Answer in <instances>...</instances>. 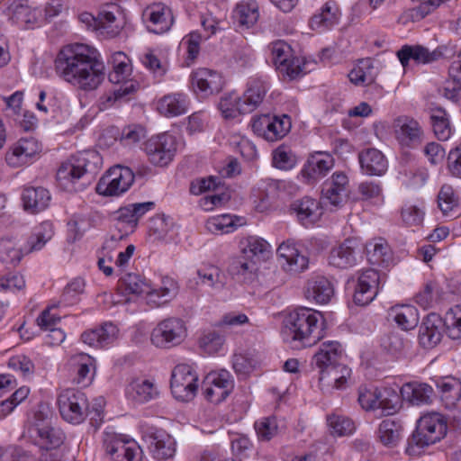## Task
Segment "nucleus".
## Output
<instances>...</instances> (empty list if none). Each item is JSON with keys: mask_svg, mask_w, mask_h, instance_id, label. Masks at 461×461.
Instances as JSON below:
<instances>
[{"mask_svg": "<svg viewBox=\"0 0 461 461\" xmlns=\"http://www.w3.org/2000/svg\"><path fill=\"white\" fill-rule=\"evenodd\" d=\"M282 267L291 273H300L307 268L308 258L301 253L297 244L293 240L281 243L277 249Z\"/></svg>", "mask_w": 461, "mask_h": 461, "instance_id": "obj_21", "label": "nucleus"}, {"mask_svg": "<svg viewBox=\"0 0 461 461\" xmlns=\"http://www.w3.org/2000/svg\"><path fill=\"white\" fill-rule=\"evenodd\" d=\"M149 448L158 460L171 458L176 452L175 439L164 430H157L148 436Z\"/></svg>", "mask_w": 461, "mask_h": 461, "instance_id": "obj_28", "label": "nucleus"}, {"mask_svg": "<svg viewBox=\"0 0 461 461\" xmlns=\"http://www.w3.org/2000/svg\"><path fill=\"white\" fill-rule=\"evenodd\" d=\"M198 375L188 364L176 365L171 375L170 386L174 397L182 402L191 401L198 389Z\"/></svg>", "mask_w": 461, "mask_h": 461, "instance_id": "obj_9", "label": "nucleus"}, {"mask_svg": "<svg viewBox=\"0 0 461 461\" xmlns=\"http://www.w3.org/2000/svg\"><path fill=\"white\" fill-rule=\"evenodd\" d=\"M366 252L368 262L373 266L386 267L393 261L391 249L382 238L368 241L366 245Z\"/></svg>", "mask_w": 461, "mask_h": 461, "instance_id": "obj_33", "label": "nucleus"}, {"mask_svg": "<svg viewBox=\"0 0 461 461\" xmlns=\"http://www.w3.org/2000/svg\"><path fill=\"white\" fill-rule=\"evenodd\" d=\"M102 163V157L97 151L80 152L61 164L57 172V181L64 190L77 192L83 189L79 180L85 175H95Z\"/></svg>", "mask_w": 461, "mask_h": 461, "instance_id": "obj_3", "label": "nucleus"}, {"mask_svg": "<svg viewBox=\"0 0 461 461\" xmlns=\"http://www.w3.org/2000/svg\"><path fill=\"white\" fill-rule=\"evenodd\" d=\"M55 70L61 79L85 92L97 89L105 77L98 51L85 44L62 48L55 59Z\"/></svg>", "mask_w": 461, "mask_h": 461, "instance_id": "obj_1", "label": "nucleus"}, {"mask_svg": "<svg viewBox=\"0 0 461 461\" xmlns=\"http://www.w3.org/2000/svg\"><path fill=\"white\" fill-rule=\"evenodd\" d=\"M334 167L333 157L325 152H315L309 156L301 174L307 184H313L324 177Z\"/></svg>", "mask_w": 461, "mask_h": 461, "instance_id": "obj_20", "label": "nucleus"}, {"mask_svg": "<svg viewBox=\"0 0 461 461\" xmlns=\"http://www.w3.org/2000/svg\"><path fill=\"white\" fill-rule=\"evenodd\" d=\"M134 181L133 172L126 167L115 166L103 176L96 192L104 196H117L126 192Z\"/></svg>", "mask_w": 461, "mask_h": 461, "instance_id": "obj_11", "label": "nucleus"}, {"mask_svg": "<svg viewBox=\"0 0 461 461\" xmlns=\"http://www.w3.org/2000/svg\"><path fill=\"white\" fill-rule=\"evenodd\" d=\"M187 335L185 322L177 317H168L159 321L152 330L151 343L159 348H170L181 344Z\"/></svg>", "mask_w": 461, "mask_h": 461, "instance_id": "obj_7", "label": "nucleus"}, {"mask_svg": "<svg viewBox=\"0 0 461 461\" xmlns=\"http://www.w3.org/2000/svg\"><path fill=\"white\" fill-rule=\"evenodd\" d=\"M142 19L148 30L157 34L167 32L174 22L171 9L162 3L148 6L143 11Z\"/></svg>", "mask_w": 461, "mask_h": 461, "instance_id": "obj_19", "label": "nucleus"}, {"mask_svg": "<svg viewBox=\"0 0 461 461\" xmlns=\"http://www.w3.org/2000/svg\"><path fill=\"white\" fill-rule=\"evenodd\" d=\"M349 180L342 171L334 172L321 186V198L334 207L340 206L348 197Z\"/></svg>", "mask_w": 461, "mask_h": 461, "instance_id": "obj_17", "label": "nucleus"}, {"mask_svg": "<svg viewBox=\"0 0 461 461\" xmlns=\"http://www.w3.org/2000/svg\"><path fill=\"white\" fill-rule=\"evenodd\" d=\"M358 158L362 171L368 176H382L387 170V160L376 149H367Z\"/></svg>", "mask_w": 461, "mask_h": 461, "instance_id": "obj_30", "label": "nucleus"}, {"mask_svg": "<svg viewBox=\"0 0 461 461\" xmlns=\"http://www.w3.org/2000/svg\"><path fill=\"white\" fill-rule=\"evenodd\" d=\"M118 331L113 323L105 322L99 328L83 332L81 339L91 347L103 348L117 339Z\"/></svg>", "mask_w": 461, "mask_h": 461, "instance_id": "obj_29", "label": "nucleus"}, {"mask_svg": "<svg viewBox=\"0 0 461 461\" xmlns=\"http://www.w3.org/2000/svg\"><path fill=\"white\" fill-rule=\"evenodd\" d=\"M25 254V251L14 240H0V261L5 265L16 266Z\"/></svg>", "mask_w": 461, "mask_h": 461, "instance_id": "obj_52", "label": "nucleus"}, {"mask_svg": "<svg viewBox=\"0 0 461 461\" xmlns=\"http://www.w3.org/2000/svg\"><path fill=\"white\" fill-rule=\"evenodd\" d=\"M269 49L276 69L287 70V68H284V64L289 58H292L293 50L291 46L284 41H276L269 45Z\"/></svg>", "mask_w": 461, "mask_h": 461, "instance_id": "obj_60", "label": "nucleus"}, {"mask_svg": "<svg viewBox=\"0 0 461 461\" xmlns=\"http://www.w3.org/2000/svg\"><path fill=\"white\" fill-rule=\"evenodd\" d=\"M304 294L308 300L317 303H327L334 294V288L326 277L316 276L308 280Z\"/></svg>", "mask_w": 461, "mask_h": 461, "instance_id": "obj_32", "label": "nucleus"}, {"mask_svg": "<svg viewBox=\"0 0 461 461\" xmlns=\"http://www.w3.org/2000/svg\"><path fill=\"white\" fill-rule=\"evenodd\" d=\"M233 387V378L225 369L209 373L202 383V391L205 399L215 404L224 401Z\"/></svg>", "mask_w": 461, "mask_h": 461, "instance_id": "obj_12", "label": "nucleus"}, {"mask_svg": "<svg viewBox=\"0 0 461 461\" xmlns=\"http://www.w3.org/2000/svg\"><path fill=\"white\" fill-rule=\"evenodd\" d=\"M41 150V145L34 138H21L7 149L5 156L6 164L13 168L32 163Z\"/></svg>", "mask_w": 461, "mask_h": 461, "instance_id": "obj_16", "label": "nucleus"}, {"mask_svg": "<svg viewBox=\"0 0 461 461\" xmlns=\"http://www.w3.org/2000/svg\"><path fill=\"white\" fill-rule=\"evenodd\" d=\"M53 236V225L50 221H43L35 227L27 241L25 253L41 250Z\"/></svg>", "mask_w": 461, "mask_h": 461, "instance_id": "obj_49", "label": "nucleus"}, {"mask_svg": "<svg viewBox=\"0 0 461 461\" xmlns=\"http://www.w3.org/2000/svg\"><path fill=\"white\" fill-rule=\"evenodd\" d=\"M357 401L364 410H381L385 416L395 414L401 408L400 396L391 387L362 386L358 390Z\"/></svg>", "mask_w": 461, "mask_h": 461, "instance_id": "obj_6", "label": "nucleus"}, {"mask_svg": "<svg viewBox=\"0 0 461 461\" xmlns=\"http://www.w3.org/2000/svg\"><path fill=\"white\" fill-rule=\"evenodd\" d=\"M127 395L137 402H146L153 399L157 394L154 384L149 380H133L127 387Z\"/></svg>", "mask_w": 461, "mask_h": 461, "instance_id": "obj_46", "label": "nucleus"}, {"mask_svg": "<svg viewBox=\"0 0 461 461\" xmlns=\"http://www.w3.org/2000/svg\"><path fill=\"white\" fill-rule=\"evenodd\" d=\"M440 398L445 406L453 408L461 398V383L451 376L444 377L437 383Z\"/></svg>", "mask_w": 461, "mask_h": 461, "instance_id": "obj_44", "label": "nucleus"}, {"mask_svg": "<svg viewBox=\"0 0 461 461\" xmlns=\"http://www.w3.org/2000/svg\"><path fill=\"white\" fill-rule=\"evenodd\" d=\"M173 221L169 217L165 215H156L150 220L149 232L155 237V239L164 240L173 230Z\"/></svg>", "mask_w": 461, "mask_h": 461, "instance_id": "obj_61", "label": "nucleus"}, {"mask_svg": "<svg viewBox=\"0 0 461 461\" xmlns=\"http://www.w3.org/2000/svg\"><path fill=\"white\" fill-rule=\"evenodd\" d=\"M188 104L189 102L185 95L172 94L160 99L158 109L165 116L174 117L185 113Z\"/></svg>", "mask_w": 461, "mask_h": 461, "instance_id": "obj_41", "label": "nucleus"}, {"mask_svg": "<svg viewBox=\"0 0 461 461\" xmlns=\"http://www.w3.org/2000/svg\"><path fill=\"white\" fill-rule=\"evenodd\" d=\"M225 342L224 336L216 330L205 331L199 339L200 348L207 354L218 353Z\"/></svg>", "mask_w": 461, "mask_h": 461, "instance_id": "obj_58", "label": "nucleus"}, {"mask_svg": "<svg viewBox=\"0 0 461 461\" xmlns=\"http://www.w3.org/2000/svg\"><path fill=\"white\" fill-rule=\"evenodd\" d=\"M343 349L338 341H325L321 344L318 351L313 355L312 364L319 369H325L339 363Z\"/></svg>", "mask_w": 461, "mask_h": 461, "instance_id": "obj_31", "label": "nucleus"}, {"mask_svg": "<svg viewBox=\"0 0 461 461\" xmlns=\"http://www.w3.org/2000/svg\"><path fill=\"white\" fill-rule=\"evenodd\" d=\"M397 57L402 65L406 67L411 59L417 64H430L443 57L441 48L433 50L421 45H403L398 51Z\"/></svg>", "mask_w": 461, "mask_h": 461, "instance_id": "obj_22", "label": "nucleus"}, {"mask_svg": "<svg viewBox=\"0 0 461 461\" xmlns=\"http://www.w3.org/2000/svg\"><path fill=\"white\" fill-rule=\"evenodd\" d=\"M351 370L345 365L337 363L325 369H320V383L332 385L336 389H342L350 376Z\"/></svg>", "mask_w": 461, "mask_h": 461, "instance_id": "obj_40", "label": "nucleus"}, {"mask_svg": "<svg viewBox=\"0 0 461 461\" xmlns=\"http://www.w3.org/2000/svg\"><path fill=\"white\" fill-rule=\"evenodd\" d=\"M443 292L436 283H428L415 296V302L423 309L436 307L442 298Z\"/></svg>", "mask_w": 461, "mask_h": 461, "instance_id": "obj_51", "label": "nucleus"}, {"mask_svg": "<svg viewBox=\"0 0 461 461\" xmlns=\"http://www.w3.org/2000/svg\"><path fill=\"white\" fill-rule=\"evenodd\" d=\"M71 361L76 368L74 382L83 387L89 385L94 378V359L89 355L78 354Z\"/></svg>", "mask_w": 461, "mask_h": 461, "instance_id": "obj_39", "label": "nucleus"}, {"mask_svg": "<svg viewBox=\"0 0 461 461\" xmlns=\"http://www.w3.org/2000/svg\"><path fill=\"white\" fill-rule=\"evenodd\" d=\"M373 68L369 59L361 61L360 65L354 68L348 74V77L355 85H370L375 77L371 72Z\"/></svg>", "mask_w": 461, "mask_h": 461, "instance_id": "obj_63", "label": "nucleus"}, {"mask_svg": "<svg viewBox=\"0 0 461 461\" xmlns=\"http://www.w3.org/2000/svg\"><path fill=\"white\" fill-rule=\"evenodd\" d=\"M113 72L109 74L112 83L120 85L125 82V78L131 75V67L130 59L123 52H116L113 55Z\"/></svg>", "mask_w": 461, "mask_h": 461, "instance_id": "obj_54", "label": "nucleus"}, {"mask_svg": "<svg viewBox=\"0 0 461 461\" xmlns=\"http://www.w3.org/2000/svg\"><path fill=\"white\" fill-rule=\"evenodd\" d=\"M272 162L275 167L288 170L294 167L296 159L288 147L281 145L273 151Z\"/></svg>", "mask_w": 461, "mask_h": 461, "instance_id": "obj_64", "label": "nucleus"}, {"mask_svg": "<svg viewBox=\"0 0 461 461\" xmlns=\"http://www.w3.org/2000/svg\"><path fill=\"white\" fill-rule=\"evenodd\" d=\"M358 258L359 249L357 241L348 239L330 250L329 263L335 267L347 269L354 267Z\"/></svg>", "mask_w": 461, "mask_h": 461, "instance_id": "obj_23", "label": "nucleus"}, {"mask_svg": "<svg viewBox=\"0 0 461 461\" xmlns=\"http://www.w3.org/2000/svg\"><path fill=\"white\" fill-rule=\"evenodd\" d=\"M228 271L235 278L242 282L252 281L258 271V262L244 254L231 260Z\"/></svg>", "mask_w": 461, "mask_h": 461, "instance_id": "obj_34", "label": "nucleus"}, {"mask_svg": "<svg viewBox=\"0 0 461 461\" xmlns=\"http://www.w3.org/2000/svg\"><path fill=\"white\" fill-rule=\"evenodd\" d=\"M379 284L380 275L375 269L359 272L354 293L355 303L362 306L370 303L377 295Z\"/></svg>", "mask_w": 461, "mask_h": 461, "instance_id": "obj_18", "label": "nucleus"}, {"mask_svg": "<svg viewBox=\"0 0 461 461\" xmlns=\"http://www.w3.org/2000/svg\"><path fill=\"white\" fill-rule=\"evenodd\" d=\"M394 137L402 148L417 149L425 140V131L416 119L402 115L393 122Z\"/></svg>", "mask_w": 461, "mask_h": 461, "instance_id": "obj_13", "label": "nucleus"}, {"mask_svg": "<svg viewBox=\"0 0 461 461\" xmlns=\"http://www.w3.org/2000/svg\"><path fill=\"white\" fill-rule=\"evenodd\" d=\"M327 422L332 434L342 437L354 432L355 424L348 417L340 414H330L327 417Z\"/></svg>", "mask_w": 461, "mask_h": 461, "instance_id": "obj_57", "label": "nucleus"}, {"mask_svg": "<svg viewBox=\"0 0 461 461\" xmlns=\"http://www.w3.org/2000/svg\"><path fill=\"white\" fill-rule=\"evenodd\" d=\"M253 131L267 141H276L284 138L291 129L290 117L262 114L253 120Z\"/></svg>", "mask_w": 461, "mask_h": 461, "instance_id": "obj_14", "label": "nucleus"}, {"mask_svg": "<svg viewBox=\"0 0 461 461\" xmlns=\"http://www.w3.org/2000/svg\"><path fill=\"white\" fill-rule=\"evenodd\" d=\"M106 454L113 461H140V447L133 439L123 435L105 433L104 438Z\"/></svg>", "mask_w": 461, "mask_h": 461, "instance_id": "obj_15", "label": "nucleus"}, {"mask_svg": "<svg viewBox=\"0 0 461 461\" xmlns=\"http://www.w3.org/2000/svg\"><path fill=\"white\" fill-rule=\"evenodd\" d=\"M233 18L240 28L249 29L259 18L258 4L255 0H242L233 11Z\"/></svg>", "mask_w": 461, "mask_h": 461, "instance_id": "obj_35", "label": "nucleus"}, {"mask_svg": "<svg viewBox=\"0 0 461 461\" xmlns=\"http://www.w3.org/2000/svg\"><path fill=\"white\" fill-rule=\"evenodd\" d=\"M267 88L265 81L260 79L251 80L243 96H241L245 104L243 110L249 113L253 112L262 103Z\"/></svg>", "mask_w": 461, "mask_h": 461, "instance_id": "obj_43", "label": "nucleus"}, {"mask_svg": "<svg viewBox=\"0 0 461 461\" xmlns=\"http://www.w3.org/2000/svg\"><path fill=\"white\" fill-rule=\"evenodd\" d=\"M245 104L241 96L231 92L221 96L218 108L225 119H234L240 114L249 113L243 110Z\"/></svg>", "mask_w": 461, "mask_h": 461, "instance_id": "obj_48", "label": "nucleus"}, {"mask_svg": "<svg viewBox=\"0 0 461 461\" xmlns=\"http://www.w3.org/2000/svg\"><path fill=\"white\" fill-rule=\"evenodd\" d=\"M197 275L201 283L212 289L220 290L224 285L223 275L215 266H208L198 269Z\"/></svg>", "mask_w": 461, "mask_h": 461, "instance_id": "obj_59", "label": "nucleus"}, {"mask_svg": "<svg viewBox=\"0 0 461 461\" xmlns=\"http://www.w3.org/2000/svg\"><path fill=\"white\" fill-rule=\"evenodd\" d=\"M430 121L433 131L439 140H447L451 136V126L445 110L436 108L431 110Z\"/></svg>", "mask_w": 461, "mask_h": 461, "instance_id": "obj_53", "label": "nucleus"}, {"mask_svg": "<svg viewBox=\"0 0 461 461\" xmlns=\"http://www.w3.org/2000/svg\"><path fill=\"white\" fill-rule=\"evenodd\" d=\"M401 394L404 400L411 404H427L431 402L433 389L427 384L410 383L402 387Z\"/></svg>", "mask_w": 461, "mask_h": 461, "instance_id": "obj_38", "label": "nucleus"}, {"mask_svg": "<svg viewBox=\"0 0 461 461\" xmlns=\"http://www.w3.org/2000/svg\"><path fill=\"white\" fill-rule=\"evenodd\" d=\"M390 315L403 330H413L420 320L419 312L412 305H395L391 308Z\"/></svg>", "mask_w": 461, "mask_h": 461, "instance_id": "obj_42", "label": "nucleus"}, {"mask_svg": "<svg viewBox=\"0 0 461 461\" xmlns=\"http://www.w3.org/2000/svg\"><path fill=\"white\" fill-rule=\"evenodd\" d=\"M448 73L456 86L452 88L445 87L444 95L453 102H457L461 97V60H454L448 68Z\"/></svg>", "mask_w": 461, "mask_h": 461, "instance_id": "obj_62", "label": "nucleus"}, {"mask_svg": "<svg viewBox=\"0 0 461 461\" xmlns=\"http://www.w3.org/2000/svg\"><path fill=\"white\" fill-rule=\"evenodd\" d=\"M58 405L61 417L72 424L81 423L86 416L88 402L85 393L68 388L60 392Z\"/></svg>", "mask_w": 461, "mask_h": 461, "instance_id": "obj_8", "label": "nucleus"}, {"mask_svg": "<svg viewBox=\"0 0 461 461\" xmlns=\"http://www.w3.org/2000/svg\"><path fill=\"white\" fill-rule=\"evenodd\" d=\"M254 427L260 441H269L280 431L277 419L275 416L261 418L255 422Z\"/></svg>", "mask_w": 461, "mask_h": 461, "instance_id": "obj_55", "label": "nucleus"}, {"mask_svg": "<svg viewBox=\"0 0 461 461\" xmlns=\"http://www.w3.org/2000/svg\"><path fill=\"white\" fill-rule=\"evenodd\" d=\"M447 433L444 417L438 412L426 413L418 420L417 428L408 439L407 451L416 453L417 449L439 441Z\"/></svg>", "mask_w": 461, "mask_h": 461, "instance_id": "obj_5", "label": "nucleus"}, {"mask_svg": "<svg viewBox=\"0 0 461 461\" xmlns=\"http://www.w3.org/2000/svg\"><path fill=\"white\" fill-rule=\"evenodd\" d=\"M144 151L152 165L166 167L176 155V138L167 132L152 136L145 141Z\"/></svg>", "mask_w": 461, "mask_h": 461, "instance_id": "obj_10", "label": "nucleus"}, {"mask_svg": "<svg viewBox=\"0 0 461 461\" xmlns=\"http://www.w3.org/2000/svg\"><path fill=\"white\" fill-rule=\"evenodd\" d=\"M445 328L452 339H461V304L450 308L445 314Z\"/></svg>", "mask_w": 461, "mask_h": 461, "instance_id": "obj_56", "label": "nucleus"}, {"mask_svg": "<svg viewBox=\"0 0 461 461\" xmlns=\"http://www.w3.org/2000/svg\"><path fill=\"white\" fill-rule=\"evenodd\" d=\"M339 21V9L334 1H328L321 8L319 14L311 19V26L314 30L329 29Z\"/></svg>", "mask_w": 461, "mask_h": 461, "instance_id": "obj_45", "label": "nucleus"}, {"mask_svg": "<svg viewBox=\"0 0 461 461\" xmlns=\"http://www.w3.org/2000/svg\"><path fill=\"white\" fill-rule=\"evenodd\" d=\"M444 320L437 313H429L422 321L419 330L420 343L426 348L436 347L442 339Z\"/></svg>", "mask_w": 461, "mask_h": 461, "instance_id": "obj_24", "label": "nucleus"}, {"mask_svg": "<svg viewBox=\"0 0 461 461\" xmlns=\"http://www.w3.org/2000/svg\"><path fill=\"white\" fill-rule=\"evenodd\" d=\"M191 78L193 86L205 96L219 93L224 85L219 72L204 68L194 71Z\"/></svg>", "mask_w": 461, "mask_h": 461, "instance_id": "obj_25", "label": "nucleus"}, {"mask_svg": "<svg viewBox=\"0 0 461 461\" xmlns=\"http://www.w3.org/2000/svg\"><path fill=\"white\" fill-rule=\"evenodd\" d=\"M240 249L242 254L258 262L269 253L270 245L262 238L249 236L240 241Z\"/></svg>", "mask_w": 461, "mask_h": 461, "instance_id": "obj_47", "label": "nucleus"}, {"mask_svg": "<svg viewBox=\"0 0 461 461\" xmlns=\"http://www.w3.org/2000/svg\"><path fill=\"white\" fill-rule=\"evenodd\" d=\"M402 425L399 420L385 419L376 430V438L385 447H395L402 438Z\"/></svg>", "mask_w": 461, "mask_h": 461, "instance_id": "obj_36", "label": "nucleus"}, {"mask_svg": "<svg viewBox=\"0 0 461 461\" xmlns=\"http://www.w3.org/2000/svg\"><path fill=\"white\" fill-rule=\"evenodd\" d=\"M134 91L133 82H124L113 90L104 93L98 99V107L102 111L109 109Z\"/></svg>", "mask_w": 461, "mask_h": 461, "instance_id": "obj_50", "label": "nucleus"}, {"mask_svg": "<svg viewBox=\"0 0 461 461\" xmlns=\"http://www.w3.org/2000/svg\"><path fill=\"white\" fill-rule=\"evenodd\" d=\"M122 284L129 294H146L147 303L151 307H160L171 302L178 293L177 283L169 277H164L161 285L150 289L149 285L138 274H127Z\"/></svg>", "mask_w": 461, "mask_h": 461, "instance_id": "obj_4", "label": "nucleus"}, {"mask_svg": "<svg viewBox=\"0 0 461 461\" xmlns=\"http://www.w3.org/2000/svg\"><path fill=\"white\" fill-rule=\"evenodd\" d=\"M51 200L49 190L41 186H26L22 193L23 209L32 214L39 213L49 207Z\"/></svg>", "mask_w": 461, "mask_h": 461, "instance_id": "obj_26", "label": "nucleus"}, {"mask_svg": "<svg viewBox=\"0 0 461 461\" xmlns=\"http://www.w3.org/2000/svg\"><path fill=\"white\" fill-rule=\"evenodd\" d=\"M290 210L304 226L315 222L322 213L321 203L308 196L294 201Z\"/></svg>", "mask_w": 461, "mask_h": 461, "instance_id": "obj_27", "label": "nucleus"}, {"mask_svg": "<svg viewBox=\"0 0 461 461\" xmlns=\"http://www.w3.org/2000/svg\"><path fill=\"white\" fill-rule=\"evenodd\" d=\"M325 320L321 312L302 307L283 321L282 335L293 348L311 347L324 337Z\"/></svg>", "mask_w": 461, "mask_h": 461, "instance_id": "obj_2", "label": "nucleus"}, {"mask_svg": "<svg viewBox=\"0 0 461 461\" xmlns=\"http://www.w3.org/2000/svg\"><path fill=\"white\" fill-rule=\"evenodd\" d=\"M10 20L18 26L27 29L37 20L36 11L28 5V0L14 1L8 7Z\"/></svg>", "mask_w": 461, "mask_h": 461, "instance_id": "obj_37", "label": "nucleus"}]
</instances>
